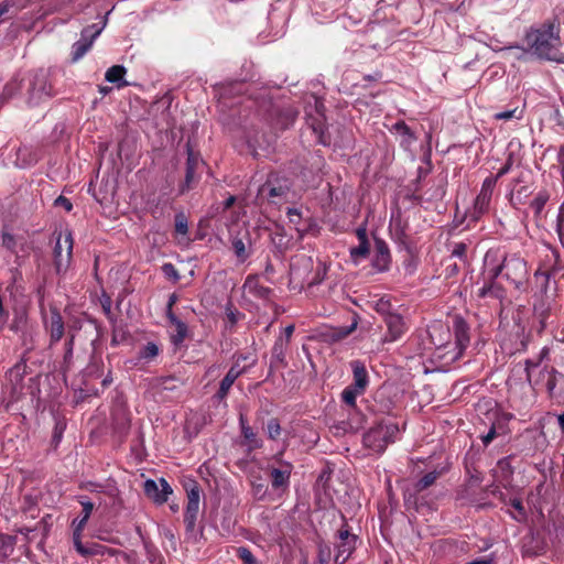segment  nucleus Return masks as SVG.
Returning <instances> with one entry per match:
<instances>
[{"instance_id": "e433bc0d", "label": "nucleus", "mask_w": 564, "mask_h": 564, "mask_svg": "<svg viewBox=\"0 0 564 564\" xmlns=\"http://www.w3.org/2000/svg\"><path fill=\"white\" fill-rule=\"evenodd\" d=\"M491 196L486 193H479L475 200V212L478 214H482L487 210Z\"/></svg>"}, {"instance_id": "39448f33", "label": "nucleus", "mask_w": 564, "mask_h": 564, "mask_svg": "<svg viewBox=\"0 0 564 564\" xmlns=\"http://www.w3.org/2000/svg\"><path fill=\"white\" fill-rule=\"evenodd\" d=\"M230 243L239 263H243L252 254V238L247 226H238L230 231Z\"/></svg>"}, {"instance_id": "7c9ffc66", "label": "nucleus", "mask_w": 564, "mask_h": 564, "mask_svg": "<svg viewBox=\"0 0 564 564\" xmlns=\"http://www.w3.org/2000/svg\"><path fill=\"white\" fill-rule=\"evenodd\" d=\"M549 198H550V195L545 191L539 192L536 194V196L533 198V200L531 202L530 207L534 210V214L536 216H539L542 213V210H543L545 204L547 203Z\"/></svg>"}, {"instance_id": "ea45409f", "label": "nucleus", "mask_w": 564, "mask_h": 564, "mask_svg": "<svg viewBox=\"0 0 564 564\" xmlns=\"http://www.w3.org/2000/svg\"><path fill=\"white\" fill-rule=\"evenodd\" d=\"M187 219L183 214H177L175 216V231L178 235L185 236L187 234Z\"/></svg>"}, {"instance_id": "a19ab883", "label": "nucleus", "mask_w": 564, "mask_h": 564, "mask_svg": "<svg viewBox=\"0 0 564 564\" xmlns=\"http://www.w3.org/2000/svg\"><path fill=\"white\" fill-rule=\"evenodd\" d=\"M1 238H2V246L10 251H14V248L17 245L14 236L11 235L10 232H3Z\"/></svg>"}, {"instance_id": "864d4df0", "label": "nucleus", "mask_w": 564, "mask_h": 564, "mask_svg": "<svg viewBox=\"0 0 564 564\" xmlns=\"http://www.w3.org/2000/svg\"><path fill=\"white\" fill-rule=\"evenodd\" d=\"M267 492V488L263 484H257V485H253V494L259 497V498H262Z\"/></svg>"}, {"instance_id": "a878e982", "label": "nucleus", "mask_w": 564, "mask_h": 564, "mask_svg": "<svg viewBox=\"0 0 564 564\" xmlns=\"http://www.w3.org/2000/svg\"><path fill=\"white\" fill-rule=\"evenodd\" d=\"M240 427L243 438L249 444L250 448H261L263 443L258 437L257 433L247 424L243 415H240Z\"/></svg>"}, {"instance_id": "3c124183", "label": "nucleus", "mask_w": 564, "mask_h": 564, "mask_svg": "<svg viewBox=\"0 0 564 564\" xmlns=\"http://www.w3.org/2000/svg\"><path fill=\"white\" fill-rule=\"evenodd\" d=\"M538 366H539L538 362H533L531 360L525 361V372H527V379L529 382L532 381V368H535Z\"/></svg>"}, {"instance_id": "37998d69", "label": "nucleus", "mask_w": 564, "mask_h": 564, "mask_svg": "<svg viewBox=\"0 0 564 564\" xmlns=\"http://www.w3.org/2000/svg\"><path fill=\"white\" fill-rule=\"evenodd\" d=\"M518 112V109L514 108V109H511V110H507V111H501V112H498L495 115V118L497 120H509L511 118H520L521 117V111L519 112V115H517Z\"/></svg>"}, {"instance_id": "f3484780", "label": "nucleus", "mask_w": 564, "mask_h": 564, "mask_svg": "<svg viewBox=\"0 0 564 564\" xmlns=\"http://www.w3.org/2000/svg\"><path fill=\"white\" fill-rule=\"evenodd\" d=\"M506 295L505 289L492 279V271L490 278L478 289L477 296L479 299H494L501 301Z\"/></svg>"}, {"instance_id": "f704fd0d", "label": "nucleus", "mask_w": 564, "mask_h": 564, "mask_svg": "<svg viewBox=\"0 0 564 564\" xmlns=\"http://www.w3.org/2000/svg\"><path fill=\"white\" fill-rule=\"evenodd\" d=\"M369 254V242H359L355 248H351L350 256L355 261L365 259Z\"/></svg>"}, {"instance_id": "0eeeda50", "label": "nucleus", "mask_w": 564, "mask_h": 564, "mask_svg": "<svg viewBox=\"0 0 564 564\" xmlns=\"http://www.w3.org/2000/svg\"><path fill=\"white\" fill-rule=\"evenodd\" d=\"M291 189L289 180L278 176H270L268 181L260 187L259 194L269 198L272 203L278 204L286 199Z\"/></svg>"}, {"instance_id": "680f3d73", "label": "nucleus", "mask_w": 564, "mask_h": 564, "mask_svg": "<svg viewBox=\"0 0 564 564\" xmlns=\"http://www.w3.org/2000/svg\"><path fill=\"white\" fill-rule=\"evenodd\" d=\"M177 297L175 294H172L169 299V302H167V311H166V314L172 312V306L175 304Z\"/></svg>"}, {"instance_id": "e2e57ef3", "label": "nucleus", "mask_w": 564, "mask_h": 564, "mask_svg": "<svg viewBox=\"0 0 564 564\" xmlns=\"http://www.w3.org/2000/svg\"><path fill=\"white\" fill-rule=\"evenodd\" d=\"M557 421L562 432L564 433V412L557 416Z\"/></svg>"}, {"instance_id": "774afa93", "label": "nucleus", "mask_w": 564, "mask_h": 564, "mask_svg": "<svg viewBox=\"0 0 564 564\" xmlns=\"http://www.w3.org/2000/svg\"><path fill=\"white\" fill-rule=\"evenodd\" d=\"M235 203V197L230 196L226 199L225 206L226 208L230 207Z\"/></svg>"}, {"instance_id": "6e6552de", "label": "nucleus", "mask_w": 564, "mask_h": 564, "mask_svg": "<svg viewBox=\"0 0 564 564\" xmlns=\"http://www.w3.org/2000/svg\"><path fill=\"white\" fill-rule=\"evenodd\" d=\"M357 536L350 533L347 525H344L337 533V542L335 544L336 555L335 562L344 564L356 549Z\"/></svg>"}, {"instance_id": "f8f14e48", "label": "nucleus", "mask_w": 564, "mask_h": 564, "mask_svg": "<svg viewBox=\"0 0 564 564\" xmlns=\"http://www.w3.org/2000/svg\"><path fill=\"white\" fill-rule=\"evenodd\" d=\"M143 489L145 495L159 505L166 502L169 496L173 492L171 486L163 478L160 479V485L155 480L148 479Z\"/></svg>"}, {"instance_id": "4c0bfd02", "label": "nucleus", "mask_w": 564, "mask_h": 564, "mask_svg": "<svg viewBox=\"0 0 564 564\" xmlns=\"http://www.w3.org/2000/svg\"><path fill=\"white\" fill-rule=\"evenodd\" d=\"M267 434L270 440H276L281 434V425L278 419H271L267 424Z\"/></svg>"}, {"instance_id": "4d7b16f0", "label": "nucleus", "mask_w": 564, "mask_h": 564, "mask_svg": "<svg viewBox=\"0 0 564 564\" xmlns=\"http://www.w3.org/2000/svg\"><path fill=\"white\" fill-rule=\"evenodd\" d=\"M357 237H358V240L359 242H368V238H367V230L366 228H358L357 231Z\"/></svg>"}, {"instance_id": "49530a36", "label": "nucleus", "mask_w": 564, "mask_h": 564, "mask_svg": "<svg viewBox=\"0 0 564 564\" xmlns=\"http://www.w3.org/2000/svg\"><path fill=\"white\" fill-rule=\"evenodd\" d=\"M195 171L194 169L192 167H186V175H185V183L182 187V192H184L185 189H188L195 178Z\"/></svg>"}, {"instance_id": "4be33fe9", "label": "nucleus", "mask_w": 564, "mask_h": 564, "mask_svg": "<svg viewBox=\"0 0 564 564\" xmlns=\"http://www.w3.org/2000/svg\"><path fill=\"white\" fill-rule=\"evenodd\" d=\"M393 130L400 138V145L406 151L410 150V148L416 141V137L411 131V129L405 124L404 121H398L393 124Z\"/></svg>"}, {"instance_id": "c9c22d12", "label": "nucleus", "mask_w": 564, "mask_h": 564, "mask_svg": "<svg viewBox=\"0 0 564 564\" xmlns=\"http://www.w3.org/2000/svg\"><path fill=\"white\" fill-rule=\"evenodd\" d=\"M20 82L18 79H12L6 85L3 93L1 95V99L8 100L12 98L20 90Z\"/></svg>"}, {"instance_id": "ddd939ff", "label": "nucleus", "mask_w": 564, "mask_h": 564, "mask_svg": "<svg viewBox=\"0 0 564 564\" xmlns=\"http://www.w3.org/2000/svg\"><path fill=\"white\" fill-rule=\"evenodd\" d=\"M45 329L50 335V345H55L63 338L65 334V325L57 308L51 310V317L48 322H45Z\"/></svg>"}, {"instance_id": "338daca9", "label": "nucleus", "mask_w": 564, "mask_h": 564, "mask_svg": "<svg viewBox=\"0 0 564 564\" xmlns=\"http://www.w3.org/2000/svg\"><path fill=\"white\" fill-rule=\"evenodd\" d=\"M508 171H509V165H505V166H503L502 169H500V171L498 172L497 177L502 176V175H503V174H506Z\"/></svg>"}, {"instance_id": "2eb2a0df", "label": "nucleus", "mask_w": 564, "mask_h": 564, "mask_svg": "<svg viewBox=\"0 0 564 564\" xmlns=\"http://www.w3.org/2000/svg\"><path fill=\"white\" fill-rule=\"evenodd\" d=\"M78 502L80 503V506L83 507V510H82V514L74 519L73 520V534H82L83 533V530L85 529L87 522H88V519L95 508L94 503L87 499V497L85 496H79L78 497Z\"/></svg>"}, {"instance_id": "052dcab7", "label": "nucleus", "mask_w": 564, "mask_h": 564, "mask_svg": "<svg viewBox=\"0 0 564 564\" xmlns=\"http://www.w3.org/2000/svg\"><path fill=\"white\" fill-rule=\"evenodd\" d=\"M513 50L521 52L522 55L528 52L527 50L521 48L520 46H507V47L500 48V51H503V52L513 51Z\"/></svg>"}, {"instance_id": "0e129e2a", "label": "nucleus", "mask_w": 564, "mask_h": 564, "mask_svg": "<svg viewBox=\"0 0 564 564\" xmlns=\"http://www.w3.org/2000/svg\"><path fill=\"white\" fill-rule=\"evenodd\" d=\"M302 261H303L304 267L306 269H311L312 268V260H311V258H303Z\"/></svg>"}, {"instance_id": "7ed1b4c3", "label": "nucleus", "mask_w": 564, "mask_h": 564, "mask_svg": "<svg viewBox=\"0 0 564 564\" xmlns=\"http://www.w3.org/2000/svg\"><path fill=\"white\" fill-rule=\"evenodd\" d=\"M502 272L507 280L520 288L528 274L527 263L517 254L507 256L501 264L492 269V279H497Z\"/></svg>"}, {"instance_id": "13d9d810", "label": "nucleus", "mask_w": 564, "mask_h": 564, "mask_svg": "<svg viewBox=\"0 0 564 564\" xmlns=\"http://www.w3.org/2000/svg\"><path fill=\"white\" fill-rule=\"evenodd\" d=\"M75 337H76V334L74 332L69 330L68 332V338H67V341L65 344L67 349H74Z\"/></svg>"}, {"instance_id": "9d476101", "label": "nucleus", "mask_w": 564, "mask_h": 564, "mask_svg": "<svg viewBox=\"0 0 564 564\" xmlns=\"http://www.w3.org/2000/svg\"><path fill=\"white\" fill-rule=\"evenodd\" d=\"M387 332L382 338L383 343H394L400 340L408 332L409 326L400 313H394L383 319Z\"/></svg>"}, {"instance_id": "393cba45", "label": "nucleus", "mask_w": 564, "mask_h": 564, "mask_svg": "<svg viewBox=\"0 0 564 564\" xmlns=\"http://www.w3.org/2000/svg\"><path fill=\"white\" fill-rule=\"evenodd\" d=\"M167 318L170 321V323L174 326V334L172 335V341L175 344V345H178L181 343H183V340L186 338L187 336V326L185 323H183L182 321H180L173 312H170L167 313Z\"/></svg>"}, {"instance_id": "9b49d317", "label": "nucleus", "mask_w": 564, "mask_h": 564, "mask_svg": "<svg viewBox=\"0 0 564 564\" xmlns=\"http://www.w3.org/2000/svg\"><path fill=\"white\" fill-rule=\"evenodd\" d=\"M200 490L197 485L187 489V505L184 514V522L188 530H193L199 511Z\"/></svg>"}, {"instance_id": "6ab92c4d", "label": "nucleus", "mask_w": 564, "mask_h": 564, "mask_svg": "<svg viewBox=\"0 0 564 564\" xmlns=\"http://www.w3.org/2000/svg\"><path fill=\"white\" fill-rule=\"evenodd\" d=\"M292 468L290 463H283L281 468L271 469L270 477L273 489L286 488L289 486Z\"/></svg>"}, {"instance_id": "b1692460", "label": "nucleus", "mask_w": 564, "mask_h": 564, "mask_svg": "<svg viewBox=\"0 0 564 564\" xmlns=\"http://www.w3.org/2000/svg\"><path fill=\"white\" fill-rule=\"evenodd\" d=\"M454 334L456 345L462 352L469 344L468 326L462 318H456L454 322Z\"/></svg>"}, {"instance_id": "603ef678", "label": "nucleus", "mask_w": 564, "mask_h": 564, "mask_svg": "<svg viewBox=\"0 0 564 564\" xmlns=\"http://www.w3.org/2000/svg\"><path fill=\"white\" fill-rule=\"evenodd\" d=\"M496 437V429L495 426H491L489 432L482 436V443L484 445H488L494 438Z\"/></svg>"}, {"instance_id": "2f4dec72", "label": "nucleus", "mask_w": 564, "mask_h": 564, "mask_svg": "<svg viewBox=\"0 0 564 564\" xmlns=\"http://www.w3.org/2000/svg\"><path fill=\"white\" fill-rule=\"evenodd\" d=\"M357 327V321L354 319L352 323L348 326H340L332 332L330 337L334 340H341L349 336Z\"/></svg>"}, {"instance_id": "8fccbe9b", "label": "nucleus", "mask_w": 564, "mask_h": 564, "mask_svg": "<svg viewBox=\"0 0 564 564\" xmlns=\"http://www.w3.org/2000/svg\"><path fill=\"white\" fill-rule=\"evenodd\" d=\"M555 373H556V371L554 369L545 370L544 375L547 376L546 387H547L549 391H552L555 388V380H554V375Z\"/></svg>"}, {"instance_id": "20e7f679", "label": "nucleus", "mask_w": 564, "mask_h": 564, "mask_svg": "<svg viewBox=\"0 0 564 564\" xmlns=\"http://www.w3.org/2000/svg\"><path fill=\"white\" fill-rule=\"evenodd\" d=\"M73 236L69 230H65L64 232H59L56 238V243L54 247V264L56 272L59 274L65 272L72 261L73 256Z\"/></svg>"}, {"instance_id": "f257e3e1", "label": "nucleus", "mask_w": 564, "mask_h": 564, "mask_svg": "<svg viewBox=\"0 0 564 564\" xmlns=\"http://www.w3.org/2000/svg\"><path fill=\"white\" fill-rule=\"evenodd\" d=\"M525 43L528 51L536 57L564 64V53L560 51L562 46L560 25L555 21H547L528 31Z\"/></svg>"}, {"instance_id": "5fc2aeb1", "label": "nucleus", "mask_w": 564, "mask_h": 564, "mask_svg": "<svg viewBox=\"0 0 564 564\" xmlns=\"http://www.w3.org/2000/svg\"><path fill=\"white\" fill-rule=\"evenodd\" d=\"M293 333H294V325H289L284 328L282 336L284 339L288 340V343H290Z\"/></svg>"}, {"instance_id": "aec40b11", "label": "nucleus", "mask_w": 564, "mask_h": 564, "mask_svg": "<svg viewBox=\"0 0 564 564\" xmlns=\"http://www.w3.org/2000/svg\"><path fill=\"white\" fill-rule=\"evenodd\" d=\"M350 366H351L352 373H354V381L350 386L357 392L364 393L368 386V373H367L366 367L359 360L351 361Z\"/></svg>"}, {"instance_id": "c85d7f7f", "label": "nucleus", "mask_w": 564, "mask_h": 564, "mask_svg": "<svg viewBox=\"0 0 564 564\" xmlns=\"http://www.w3.org/2000/svg\"><path fill=\"white\" fill-rule=\"evenodd\" d=\"M442 475V470H433V471H430L427 474H425L422 478H420L415 485H414V490L416 492H421L425 489H427L429 487H431L432 485L435 484L436 479Z\"/></svg>"}, {"instance_id": "412c9836", "label": "nucleus", "mask_w": 564, "mask_h": 564, "mask_svg": "<svg viewBox=\"0 0 564 564\" xmlns=\"http://www.w3.org/2000/svg\"><path fill=\"white\" fill-rule=\"evenodd\" d=\"M243 289L249 294L262 300H269L272 294V290L268 286L260 284L259 280L254 276L247 278L243 284Z\"/></svg>"}, {"instance_id": "bb28decb", "label": "nucleus", "mask_w": 564, "mask_h": 564, "mask_svg": "<svg viewBox=\"0 0 564 564\" xmlns=\"http://www.w3.org/2000/svg\"><path fill=\"white\" fill-rule=\"evenodd\" d=\"M286 339L283 336H279L272 347L271 359L276 364L284 365L285 364V354L289 347Z\"/></svg>"}, {"instance_id": "c03bdc74", "label": "nucleus", "mask_w": 564, "mask_h": 564, "mask_svg": "<svg viewBox=\"0 0 564 564\" xmlns=\"http://www.w3.org/2000/svg\"><path fill=\"white\" fill-rule=\"evenodd\" d=\"M187 163L186 167L197 169L199 164V158L189 148L187 149Z\"/></svg>"}, {"instance_id": "dca6fc26", "label": "nucleus", "mask_w": 564, "mask_h": 564, "mask_svg": "<svg viewBox=\"0 0 564 564\" xmlns=\"http://www.w3.org/2000/svg\"><path fill=\"white\" fill-rule=\"evenodd\" d=\"M73 542H74V546H75L76 551L82 556H85V557L104 555L107 551L106 546H104L99 543H96V542L84 544L82 542V534H78V533L73 534Z\"/></svg>"}, {"instance_id": "c756f323", "label": "nucleus", "mask_w": 564, "mask_h": 564, "mask_svg": "<svg viewBox=\"0 0 564 564\" xmlns=\"http://www.w3.org/2000/svg\"><path fill=\"white\" fill-rule=\"evenodd\" d=\"M126 74V68L121 65H113L106 72V80L109 83L118 84L119 87L126 85V83H121L123 76Z\"/></svg>"}, {"instance_id": "4468645a", "label": "nucleus", "mask_w": 564, "mask_h": 564, "mask_svg": "<svg viewBox=\"0 0 564 564\" xmlns=\"http://www.w3.org/2000/svg\"><path fill=\"white\" fill-rule=\"evenodd\" d=\"M390 262L391 257L387 243L382 239H376L375 254L372 258L373 268L382 272L389 269Z\"/></svg>"}, {"instance_id": "72a5a7b5", "label": "nucleus", "mask_w": 564, "mask_h": 564, "mask_svg": "<svg viewBox=\"0 0 564 564\" xmlns=\"http://www.w3.org/2000/svg\"><path fill=\"white\" fill-rule=\"evenodd\" d=\"M361 394H362L361 392H357L356 390H354V388L351 386H348L343 390L341 399L347 405L355 408L356 399L358 395H361Z\"/></svg>"}, {"instance_id": "f03ea898", "label": "nucleus", "mask_w": 564, "mask_h": 564, "mask_svg": "<svg viewBox=\"0 0 564 564\" xmlns=\"http://www.w3.org/2000/svg\"><path fill=\"white\" fill-rule=\"evenodd\" d=\"M399 427L394 423H380L371 427L364 435V444L375 453H382L390 443H393Z\"/></svg>"}, {"instance_id": "cd10ccee", "label": "nucleus", "mask_w": 564, "mask_h": 564, "mask_svg": "<svg viewBox=\"0 0 564 564\" xmlns=\"http://www.w3.org/2000/svg\"><path fill=\"white\" fill-rule=\"evenodd\" d=\"M372 307L378 314L382 316L383 319L397 313L389 296H382L376 300Z\"/></svg>"}, {"instance_id": "79ce46f5", "label": "nucleus", "mask_w": 564, "mask_h": 564, "mask_svg": "<svg viewBox=\"0 0 564 564\" xmlns=\"http://www.w3.org/2000/svg\"><path fill=\"white\" fill-rule=\"evenodd\" d=\"M162 271L167 278L173 279L174 281H177L180 279L178 271L172 263L163 264Z\"/></svg>"}, {"instance_id": "a211bd4d", "label": "nucleus", "mask_w": 564, "mask_h": 564, "mask_svg": "<svg viewBox=\"0 0 564 564\" xmlns=\"http://www.w3.org/2000/svg\"><path fill=\"white\" fill-rule=\"evenodd\" d=\"M160 351V347L155 343L149 341L140 348L137 357L131 359L130 362L134 367L148 365L159 356Z\"/></svg>"}, {"instance_id": "473e14b6", "label": "nucleus", "mask_w": 564, "mask_h": 564, "mask_svg": "<svg viewBox=\"0 0 564 564\" xmlns=\"http://www.w3.org/2000/svg\"><path fill=\"white\" fill-rule=\"evenodd\" d=\"M510 505L514 509V512H510V516L518 522H524L527 519V512L521 500L512 499Z\"/></svg>"}, {"instance_id": "1a4fd4ad", "label": "nucleus", "mask_w": 564, "mask_h": 564, "mask_svg": "<svg viewBox=\"0 0 564 564\" xmlns=\"http://www.w3.org/2000/svg\"><path fill=\"white\" fill-rule=\"evenodd\" d=\"M29 85L30 104H39L45 98L52 96V86L47 80L46 74L43 72L34 74Z\"/></svg>"}, {"instance_id": "a18cd8bd", "label": "nucleus", "mask_w": 564, "mask_h": 564, "mask_svg": "<svg viewBox=\"0 0 564 564\" xmlns=\"http://www.w3.org/2000/svg\"><path fill=\"white\" fill-rule=\"evenodd\" d=\"M496 180L497 178L494 177H487L482 183L480 193H486L487 195L491 196Z\"/></svg>"}, {"instance_id": "bf43d9fd", "label": "nucleus", "mask_w": 564, "mask_h": 564, "mask_svg": "<svg viewBox=\"0 0 564 564\" xmlns=\"http://www.w3.org/2000/svg\"><path fill=\"white\" fill-rule=\"evenodd\" d=\"M291 275H292V278H293V279H299V278H301V272H300V270H299V268H297L296 262H293V263L291 264Z\"/></svg>"}, {"instance_id": "de8ad7c7", "label": "nucleus", "mask_w": 564, "mask_h": 564, "mask_svg": "<svg viewBox=\"0 0 564 564\" xmlns=\"http://www.w3.org/2000/svg\"><path fill=\"white\" fill-rule=\"evenodd\" d=\"M55 205L65 208L67 212H70L73 208L70 200L62 195L55 199Z\"/></svg>"}, {"instance_id": "6e6d98bb", "label": "nucleus", "mask_w": 564, "mask_h": 564, "mask_svg": "<svg viewBox=\"0 0 564 564\" xmlns=\"http://www.w3.org/2000/svg\"><path fill=\"white\" fill-rule=\"evenodd\" d=\"M492 561H494L492 556H486V557H481V558L468 562L467 564H491Z\"/></svg>"}, {"instance_id": "5701e85b", "label": "nucleus", "mask_w": 564, "mask_h": 564, "mask_svg": "<svg viewBox=\"0 0 564 564\" xmlns=\"http://www.w3.org/2000/svg\"><path fill=\"white\" fill-rule=\"evenodd\" d=\"M241 371L237 367H231L227 375L224 377V379L220 382L219 390L215 394V398L218 400L226 399L230 388L232 387L236 379L240 376Z\"/></svg>"}, {"instance_id": "09e8293b", "label": "nucleus", "mask_w": 564, "mask_h": 564, "mask_svg": "<svg viewBox=\"0 0 564 564\" xmlns=\"http://www.w3.org/2000/svg\"><path fill=\"white\" fill-rule=\"evenodd\" d=\"M466 250H467L466 245H465V243L459 242V243H456V245L454 246V249H453V251H452V254H453L454 257L462 258V257H464V256H465Z\"/></svg>"}, {"instance_id": "58836bf2", "label": "nucleus", "mask_w": 564, "mask_h": 564, "mask_svg": "<svg viewBox=\"0 0 564 564\" xmlns=\"http://www.w3.org/2000/svg\"><path fill=\"white\" fill-rule=\"evenodd\" d=\"M238 557L243 562V564H256L257 561L249 549L245 546H240L237 549Z\"/></svg>"}, {"instance_id": "69168bd1", "label": "nucleus", "mask_w": 564, "mask_h": 564, "mask_svg": "<svg viewBox=\"0 0 564 564\" xmlns=\"http://www.w3.org/2000/svg\"><path fill=\"white\" fill-rule=\"evenodd\" d=\"M85 488L90 491H97V485L93 482L87 484Z\"/></svg>"}, {"instance_id": "423d86ee", "label": "nucleus", "mask_w": 564, "mask_h": 564, "mask_svg": "<svg viewBox=\"0 0 564 564\" xmlns=\"http://www.w3.org/2000/svg\"><path fill=\"white\" fill-rule=\"evenodd\" d=\"M106 25V21L99 24H91L83 29L80 40L72 46V61L78 62L91 47L94 41L99 36Z\"/></svg>"}]
</instances>
